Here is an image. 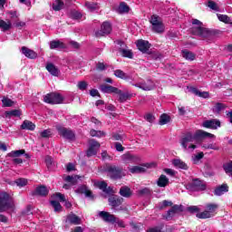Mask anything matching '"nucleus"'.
<instances>
[{"instance_id":"49","label":"nucleus","mask_w":232,"mask_h":232,"mask_svg":"<svg viewBox=\"0 0 232 232\" xmlns=\"http://www.w3.org/2000/svg\"><path fill=\"white\" fill-rule=\"evenodd\" d=\"M90 135L91 137H104L106 133L102 130H91Z\"/></svg>"},{"instance_id":"46","label":"nucleus","mask_w":232,"mask_h":232,"mask_svg":"<svg viewBox=\"0 0 232 232\" xmlns=\"http://www.w3.org/2000/svg\"><path fill=\"white\" fill-rule=\"evenodd\" d=\"M217 17L218 21H221V23H225V24H227L229 23V19L231 18L227 16V14H218Z\"/></svg>"},{"instance_id":"64","label":"nucleus","mask_w":232,"mask_h":232,"mask_svg":"<svg viewBox=\"0 0 232 232\" xmlns=\"http://www.w3.org/2000/svg\"><path fill=\"white\" fill-rule=\"evenodd\" d=\"M112 139L113 140H122V136H121V134H118V133H113Z\"/></svg>"},{"instance_id":"8","label":"nucleus","mask_w":232,"mask_h":232,"mask_svg":"<svg viewBox=\"0 0 232 232\" xmlns=\"http://www.w3.org/2000/svg\"><path fill=\"white\" fill-rule=\"evenodd\" d=\"M89 149L87 150V157H93V155H97V151L101 148V144L95 140H91L89 141Z\"/></svg>"},{"instance_id":"37","label":"nucleus","mask_w":232,"mask_h":232,"mask_svg":"<svg viewBox=\"0 0 232 232\" xmlns=\"http://www.w3.org/2000/svg\"><path fill=\"white\" fill-rule=\"evenodd\" d=\"M129 171H130L131 173H144V171H146V168L142 166H134L129 168Z\"/></svg>"},{"instance_id":"14","label":"nucleus","mask_w":232,"mask_h":232,"mask_svg":"<svg viewBox=\"0 0 232 232\" xmlns=\"http://www.w3.org/2000/svg\"><path fill=\"white\" fill-rule=\"evenodd\" d=\"M94 185L96 186V188H99V189H102L103 193H107V195L113 193V189L111 188V187L108 188V184L104 181H97L94 183Z\"/></svg>"},{"instance_id":"36","label":"nucleus","mask_w":232,"mask_h":232,"mask_svg":"<svg viewBox=\"0 0 232 232\" xmlns=\"http://www.w3.org/2000/svg\"><path fill=\"white\" fill-rule=\"evenodd\" d=\"M152 30L156 34H162V33H164V30H165L164 24L161 22L160 24H156V25H152Z\"/></svg>"},{"instance_id":"2","label":"nucleus","mask_w":232,"mask_h":232,"mask_svg":"<svg viewBox=\"0 0 232 232\" xmlns=\"http://www.w3.org/2000/svg\"><path fill=\"white\" fill-rule=\"evenodd\" d=\"M192 28L191 33L193 35H198L199 37H203L204 39H208V37H211V31L209 29H206L202 26V22L198 19H192Z\"/></svg>"},{"instance_id":"44","label":"nucleus","mask_w":232,"mask_h":232,"mask_svg":"<svg viewBox=\"0 0 232 232\" xmlns=\"http://www.w3.org/2000/svg\"><path fill=\"white\" fill-rule=\"evenodd\" d=\"M120 53H121L122 57H128L129 59L133 58V53L130 50L121 49Z\"/></svg>"},{"instance_id":"56","label":"nucleus","mask_w":232,"mask_h":232,"mask_svg":"<svg viewBox=\"0 0 232 232\" xmlns=\"http://www.w3.org/2000/svg\"><path fill=\"white\" fill-rule=\"evenodd\" d=\"M107 66L106 64H104V63H101L99 62L96 64V70H98L99 72H104V70H106Z\"/></svg>"},{"instance_id":"50","label":"nucleus","mask_w":232,"mask_h":232,"mask_svg":"<svg viewBox=\"0 0 232 232\" xmlns=\"http://www.w3.org/2000/svg\"><path fill=\"white\" fill-rule=\"evenodd\" d=\"M114 75L119 79H128V75H126V72H122V70H115Z\"/></svg>"},{"instance_id":"59","label":"nucleus","mask_w":232,"mask_h":232,"mask_svg":"<svg viewBox=\"0 0 232 232\" xmlns=\"http://www.w3.org/2000/svg\"><path fill=\"white\" fill-rule=\"evenodd\" d=\"M79 90L84 91L88 88V83L86 82H79L77 84Z\"/></svg>"},{"instance_id":"45","label":"nucleus","mask_w":232,"mask_h":232,"mask_svg":"<svg viewBox=\"0 0 232 232\" xmlns=\"http://www.w3.org/2000/svg\"><path fill=\"white\" fill-rule=\"evenodd\" d=\"M202 148H204L205 150H214L216 151H218L220 150V148L217 146V143L203 144Z\"/></svg>"},{"instance_id":"24","label":"nucleus","mask_w":232,"mask_h":232,"mask_svg":"<svg viewBox=\"0 0 232 232\" xmlns=\"http://www.w3.org/2000/svg\"><path fill=\"white\" fill-rule=\"evenodd\" d=\"M120 195L125 198H130V197L132 195L131 188H130L128 186L121 187L120 189Z\"/></svg>"},{"instance_id":"23","label":"nucleus","mask_w":232,"mask_h":232,"mask_svg":"<svg viewBox=\"0 0 232 232\" xmlns=\"http://www.w3.org/2000/svg\"><path fill=\"white\" fill-rule=\"evenodd\" d=\"M159 188H166L169 184V179L166 175H161L157 180Z\"/></svg>"},{"instance_id":"51","label":"nucleus","mask_w":232,"mask_h":232,"mask_svg":"<svg viewBox=\"0 0 232 232\" xmlns=\"http://www.w3.org/2000/svg\"><path fill=\"white\" fill-rule=\"evenodd\" d=\"M85 6L90 10V12H93L95 10H98V8H99V5H97L95 3H90V2H87L85 4Z\"/></svg>"},{"instance_id":"7","label":"nucleus","mask_w":232,"mask_h":232,"mask_svg":"<svg viewBox=\"0 0 232 232\" xmlns=\"http://www.w3.org/2000/svg\"><path fill=\"white\" fill-rule=\"evenodd\" d=\"M56 130L61 135V137H63V139H67V140H73L75 139V133L72 132V130L66 129L61 125L56 126Z\"/></svg>"},{"instance_id":"61","label":"nucleus","mask_w":232,"mask_h":232,"mask_svg":"<svg viewBox=\"0 0 232 232\" xmlns=\"http://www.w3.org/2000/svg\"><path fill=\"white\" fill-rule=\"evenodd\" d=\"M145 119L146 121H148V122H153L155 121V116L149 113V114H146Z\"/></svg>"},{"instance_id":"39","label":"nucleus","mask_w":232,"mask_h":232,"mask_svg":"<svg viewBox=\"0 0 232 232\" xmlns=\"http://www.w3.org/2000/svg\"><path fill=\"white\" fill-rule=\"evenodd\" d=\"M21 155H24V150H13L7 154V156L15 159L16 157H21Z\"/></svg>"},{"instance_id":"5","label":"nucleus","mask_w":232,"mask_h":232,"mask_svg":"<svg viewBox=\"0 0 232 232\" xmlns=\"http://www.w3.org/2000/svg\"><path fill=\"white\" fill-rule=\"evenodd\" d=\"M218 209V204L208 203L205 206V211L197 214L198 218H211L213 213Z\"/></svg>"},{"instance_id":"3","label":"nucleus","mask_w":232,"mask_h":232,"mask_svg":"<svg viewBox=\"0 0 232 232\" xmlns=\"http://www.w3.org/2000/svg\"><path fill=\"white\" fill-rule=\"evenodd\" d=\"M14 208H15V204L12 195L7 192H0V212L14 209Z\"/></svg>"},{"instance_id":"58","label":"nucleus","mask_w":232,"mask_h":232,"mask_svg":"<svg viewBox=\"0 0 232 232\" xmlns=\"http://www.w3.org/2000/svg\"><path fill=\"white\" fill-rule=\"evenodd\" d=\"M54 198H57L58 200H60V202H65L66 201V198H64V195L63 194H61V193H56L53 195Z\"/></svg>"},{"instance_id":"6","label":"nucleus","mask_w":232,"mask_h":232,"mask_svg":"<svg viewBox=\"0 0 232 232\" xmlns=\"http://www.w3.org/2000/svg\"><path fill=\"white\" fill-rule=\"evenodd\" d=\"M44 101L47 104H61L64 101V98L60 93L52 92V93L46 94L44 97Z\"/></svg>"},{"instance_id":"62","label":"nucleus","mask_w":232,"mask_h":232,"mask_svg":"<svg viewBox=\"0 0 232 232\" xmlns=\"http://www.w3.org/2000/svg\"><path fill=\"white\" fill-rule=\"evenodd\" d=\"M162 231V227H155L152 228H149L147 232H160Z\"/></svg>"},{"instance_id":"19","label":"nucleus","mask_w":232,"mask_h":232,"mask_svg":"<svg viewBox=\"0 0 232 232\" xmlns=\"http://www.w3.org/2000/svg\"><path fill=\"white\" fill-rule=\"evenodd\" d=\"M204 128H210L211 130H217V128H220V121L218 120H210L203 122Z\"/></svg>"},{"instance_id":"9","label":"nucleus","mask_w":232,"mask_h":232,"mask_svg":"<svg viewBox=\"0 0 232 232\" xmlns=\"http://www.w3.org/2000/svg\"><path fill=\"white\" fill-rule=\"evenodd\" d=\"M134 86H136V88H140V90H143L144 92H150V90L155 89V82L151 80H147L145 82H137Z\"/></svg>"},{"instance_id":"63","label":"nucleus","mask_w":232,"mask_h":232,"mask_svg":"<svg viewBox=\"0 0 232 232\" xmlns=\"http://www.w3.org/2000/svg\"><path fill=\"white\" fill-rule=\"evenodd\" d=\"M115 149L117 151H124V147L120 142L115 143Z\"/></svg>"},{"instance_id":"53","label":"nucleus","mask_w":232,"mask_h":232,"mask_svg":"<svg viewBox=\"0 0 232 232\" xmlns=\"http://www.w3.org/2000/svg\"><path fill=\"white\" fill-rule=\"evenodd\" d=\"M40 135L43 139H48V137L52 135V130H44V131L40 132Z\"/></svg>"},{"instance_id":"29","label":"nucleus","mask_w":232,"mask_h":232,"mask_svg":"<svg viewBox=\"0 0 232 232\" xmlns=\"http://www.w3.org/2000/svg\"><path fill=\"white\" fill-rule=\"evenodd\" d=\"M12 28V22L8 20L5 22V20H0V30L2 32H8Z\"/></svg>"},{"instance_id":"12","label":"nucleus","mask_w":232,"mask_h":232,"mask_svg":"<svg viewBox=\"0 0 232 232\" xmlns=\"http://www.w3.org/2000/svg\"><path fill=\"white\" fill-rule=\"evenodd\" d=\"M136 46L140 52H142V53H146L148 50H150L151 44H150V42L145 40H138L136 42Z\"/></svg>"},{"instance_id":"60","label":"nucleus","mask_w":232,"mask_h":232,"mask_svg":"<svg viewBox=\"0 0 232 232\" xmlns=\"http://www.w3.org/2000/svg\"><path fill=\"white\" fill-rule=\"evenodd\" d=\"M53 163V159H52V157H50V156H46L45 157V164H46L47 168H50V166H52Z\"/></svg>"},{"instance_id":"13","label":"nucleus","mask_w":232,"mask_h":232,"mask_svg":"<svg viewBox=\"0 0 232 232\" xmlns=\"http://www.w3.org/2000/svg\"><path fill=\"white\" fill-rule=\"evenodd\" d=\"M82 220L77 215L71 213L66 218V224H72V226H79Z\"/></svg>"},{"instance_id":"41","label":"nucleus","mask_w":232,"mask_h":232,"mask_svg":"<svg viewBox=\"0 0 232 232\" xmlns=\"http://www.w3.org/2000/svg\"><path fill=\"white\" fill-rule=\"evenodd\" d=\"M171 121V118L168 116V114H162L160 118V126H164V124H168Z\"/></svg>"},{"instance_id":"47","label":"nucleus","mask_w":232,"mask_h":232,"mask_svg":"<svg viewBox=\"0 0 232 232\" xmlns=\"http://www.w3.org/2000/svg\"><path fill=\"white\" fill-rule=\"evenodd\" d=\"M15 184L18 188H24L28 184V179L24 178L18 179L15 180Z\"/></svg>"},{"instance_id":"38","label":"nucleus","mask_w":232,"mask_h":232,"mask_svg":"<svg viewBox=\"0 0 232 232\" xmlns=\"http://www.w3.org/2000/svg\"><path fill=\"white\" fill-rule=\"evenodd\" d=\"M118 12L119 14H128L130 12V6L126 3H121L118 7Z\"/></svg>"},{"instance_id":"54","label":"nucleus","mask_w":232,"mask_h":232,"mask_svg":"<svg viewBox=\"0 0 232 232\" xmlns=\"http://www.w3.org/2000/svg\"><path fill=\"white\" fill-rule=\"evenodd\" d=\"M2 102H3V105L7 108H10V106H14V102H12V100L8 98H3Z\"/></svg>"},{"instance_id":"10","label":"nucleus","mask_w":232,"mask_h":232,"mask_svg":"<svg viewBox=\"0 0 232 232\" xmlns=\"http://www.w3.org/2000/svg\"><path fill=\"white\" fill-rule=\"evenodd\" d=\"M121 160L126 164H137V162H140V158L137 155L126 153L121 156Z\"/></svg>"},{"instance_id":"17","label":"nucleus","mask_w":232,"mask_h":232,"mask_svg":"<svg viewBox=\"0 0 232 232\" xmlns=\"http://www.w3.org/2000/svg\"><path fill=\"white\" fill-rule=\"evenodd\" d=\"M99 217H101V218H102V220H104L105 222H117V218H115V216L106 211L99 212Z\"/></svg>"},{"instance_id":"16","label":"nucleus","mask_w":232,"mask_h":232,"mask_svg":"<svg viewBox=\"0 0 232 232\" xmlns=\"http://www.w3.org/2000/svg\"><path fill=\"white\" fill-rule=\"evenodd\" d=\"M75 193H78L79 195H82L83 193L85 197H88L89 198H93V194L92 193V190L88 189V187H86V185L80 186L75 190Z\"/></svg>"},{"instance_id":"20","label":"nucleus","mask_w":232,"mask_h":232,"mask_svg":"<svg viewBox=\"0 0 232 232\" xmlns=\"http://www.w3.org/2000/svg\"><path fill=\"white\" fill-rule=\"evenodd\" d=\"M103 93H121V90L111 85H102L100 87Z\"/></svg>"},{"instance_id":"30","label":"nucleus","mask_w":232,"mask_h":232,"mask_svg":"<svg viewBox=\"0 0 232 232\" xmlns=\"http://www.w3.org/2000/svg\"><path fill=\"white\" fill-rule=\"evenodd\" d=\"M192 185L195 188V189H198V191H204V189H206V185L199 179H195L192 182Z\"/></svg>"},{"instance_id":"15","label":"nucleus","mask_w":232,"mask_h":232,"mask_svg":"<svg viewBox=\"0 0 232 232\" xmlns=\"http://www.w3.org/2000/svg\"><path fill=\"white\" fill-rule=\"evenodd\" d=\"M122 202H124V198H122L117 196L109 198V205L111 206L113 209H117V208H119Z\"/></svg>"},{"instance_id":"42","label":"nucleus","mask_w":232,"mask_h":232,"mask_svg":"<svg viewBox=\"0 0 232 232\" xmlns=\"http://www.w3.org/2000/svg\"><path fill=\"white\" fill-rule=\"evenodd\" d=\"M51 206H53L55 213H59L63 209L61 203H59V201H56V200H52Z\"/></svg>"},{"instance_id":"22","label":"nucleus","mask_w":232,"mask_h":232,"mask_svg":"<svg viewBox=\"0 0 232 232\" xmlns=\"http://www.w3.org/2000/svg\"><path fill=\"white\" fill-rule=\"evenodd\" d=\"M172 164L175 168H178L179 169H188L189 167H188V164L184 162L180 159H176L172 160Z\"/></svg>"},{"instance_id":"27","label":"nucleus","mask_w":232,"mask_h":232,"mask_svg":"<svg viewBox=\"0 0 232 232\" xmlns=\"http://www.w3.org/2000/svg\"><path fill=\"white\" fill-rule=\"evenodd\" d=\"M116 95H119L120 102H126V101H130V99H131V94L128 92H122L121 90L120 92H116Z\"/></svg>"},{"instance_id":"40","label":"nucleus","mask_w":232,"mask_h":232,"mask_svg":"<svg viewBox=\"0 0 232 232\" xmlns=\"http://www.w3.org/2000/svg\"><path fill=\"white\" fill-rule=\"evenodd\" d=\"M202 159H204V152H198V154L192 156V161L194 164H198Z\"/></svg>"},{"instance_id":"1","label":"nucleus","mask_w":232,"mask_h":232,"mask_svg":"<svg viewBox=\"0 0 232 232\" xmlns=\"http://www.w3.org/2000/svg\"><path fill=\"white\" fill-rule=\"evenodd\" d=\"M215 139V136L209 132L198 130L195 134L188 132L180 140V144L185 151H195L197 150V144H198V139Z\"/></svg>"},{"instance_id":"25","label":"nucleus","mask_w":232,"mask_h":232,"mask_svg":"<svg viewBox=\"0 0 232 232\" xmlns=\"http://www.w3.org/2000/svg\"><path fill=\"white\" fill-rule=\"evenodd\" d=\"M228 187L226 184H223L219 187H217L214 194L217 195V197H220L221 195H224V193H227Z\"/></svg>"},{"instance_id":"31","label":"nucleus","mask_w":232,"mask_h":232,"mask_svg":"<svg viewBox=\"0 0 232 232\" xmlns=\"http://www.w3.org/2000/svg\"><path fill=\"white\" fill-rule=\"evenodd\" d=\"M79 179H82L81 176H66L64 178L65 182H69V184H72V186H75L77 184V180Z\"/></svg>"},{"instance_id":"43","label":"nucleus","mask_w":232,"mask_h":232,"mask_svg":"<svg viewBox=\"0 0 232 232\" xmlns=\"http://www.w3.org/2000/svg\"><path fill=\"white\" fill-rule=\"evenodd\" d=\"M5 117H21V111L14 110L5 112Z\"/></svg>"},{"instance_id":"48","label":"nucleus","mask_w":232,"mask_h":232,"mask_svg":"<svg viewBox=\"0 0 232 232\" xmlns=\"http://www.w3.org/2000/svg\"><path fill=\"white\" fill-rule=\"evenodd\" d=\"M180 211V206L179 205H174L170 210L168 211V216L169 217H173L175 213H179Z\"/></svg>"},{"instance_id":"4","label":"nucleus","mask_w":232,"mask_h":232,"mask_svg":"<svg viewBox=\"0 0 232 232\" xmlns=\"http://www.w3.org/2000/svg\"><path fill=\"white\" fill-rule=\"evenodd\" d=\"M105 171L109 173V177L111 179H122V177H126V171H124L121 167H117L115 165H106Z\"/></svg>"},{"instance_id":"18","label":"nucleus","mask_w":232,"mask_h":232,"mask_svg":"<svg viewBox=\"0 0 232 232\" xmlns=\"http://www.w3.org/2000/svg\"><path fill=\"white\" fill-rule=\"evenodd\" d=\"M22 53L27 57V59H37V53L35 51L29 49L26 46L22 47Z\"/></svg>"},{"instance_id":"55","label":"nucleus","mask_w":232,"mask_h":232,"mask_svg":"<svg viewBox=\"0 0 232 232\" xmlns=\"http://www.w3.org/2000/svg\"><path fill=\"white\" fill-rule=\"evenodd\" d=\"M208 8H211V10H215L216 12H218V5H217V3L213 1H208Z\"/></svg>"},{"instance_id":"52","label":"nucleus","mask_w":232,"mask_h":232,"mask_svg":"<svg viewBox=\"0 0 232 232\" xmlns=\"http://www.w3.org/2000/svg\"><path fill=\"white\" fill-rule=\"evenodd\" d=\"M226 107L224 106V104L222 103H217L214 107H213V111L214 113H219L220 111H222V110H224Z\"/></svg>"},{"instance_id":"34","label":"nucleus","mask_w":232,"mask_h":232,"mask_svg":"<svg viewBox=\"0 0 232 232\" xmlns=\"http://www.w3.org/2000/svg\"><path fill=\"white\" fill-rule=\"evenodd\" d=\"M64 6V3H63V1L61 0H55L53 3V10H54V12H59L60 10H63Z\"/></svg>"},{"instance_id":"11","label":"nucleus","mask_w":232,"mask_h":232,"mask_svg":"<svg viewBox=\"0 0 232 232\" xmlns=\"http://www.w3.org/2000/svg\"><path fill=\"white\" fill-rule=\"evenodd\" d=\"M111 33V24L110 22H104L102 24L100 31L96 32V37H102Z\"/></svg>"},{"instance_id":"32","label":"nucleus","mask_w":232,"mask_h":232,"mask_svg":"<svg viewBox=\"0 0 232 232\" xmlns=\"http://www.w3.org/2000/svg\"><path fill=\"white\" fill-rule=\"evenodd\" d=\"M182 57L184 59H186L187 61H195L196 55H195V53H193L188 50H184V51H182Z\"/></svg>"},{"instance_id":"26","label":"nucleus","mask_w":232,"mask_h":232,"mask_svg":"<svg viewBox=\"0 0 232 232\" xmlns=\"http://www.w3.org/2000/svg\"><path fill=\"white\" fill-rule=\"evenodd\" d=\"M46 70L51 73V75H53L54 77H57L59 75V69L53 63H47L46 64Z\"/></svg>"},{"instance_id":"57","label":"nucleus","mask_w":232,"mask_h":232,"mask_svg":"<svg viewBox=\"0 0 232 232\" xmlns=\"http://www.w3.org/2000/svg\"><path fill=\"white\" fill-rule=\"evenodd\" d=\"M187 210L189 213H198V211H200V208L197 206H190L187 208Z\"/></svg>"},{"instance_id":"35","label":"nucleus","mask_w":232,"mask_h":232,"mask_svg":"<svg viewBox=\"0 0 232 232\" xmlns=\"http://www.w3.org/2000/svg\"><path fill=\"white\" fill-rule=\"evenodd\" d=\"M150 24H152V26H155V25L162 23V18H160V16H159L157 14H153L150 16Z\"/></svg>"},{"instance_id":"28","label":"nucleus","mask_w":232,"mask_h":232,"mask_svg":"<svg viewBox=\"0 0 232 232\" xmlns=\"http://www.w3.org/2000/svg\"><path fill=\"white\" fill-rule=\"evenodd\" d=\"M21 129L22 130H29L30 131H34V130H35V125L34 124V122L25 120L22 125H21Z\"/></svg>"},{"instance_id":"21","label":"nucleus","mask_w":232,"mask_h":232,"mask_svg":"<svg viewBox=\"0 0 232 232\" xmlns=\"http://www.w3.org/2000/svg\"><path fill=\"white\" fill-rule=\"evenodd\" d=\"M66 48V44H64V43L59 41V40H53L52 42H50V49L51 50H63Z\"/></svg>"},{"instance_id":"33","label":"nucleus","mask_w":232,"mask_h":232,"mask_svg":"<svg viewBox=\"0 0 232 232\" xmlns=\"http://www.w3.org/2000/svg\"><path fill=\"white\" fill-rule=\"evenodd\" d=\"M36 195H40V197H46L48 195V188L44 186L37 187L35 189Z\"/></svg>"}]
</instances>
